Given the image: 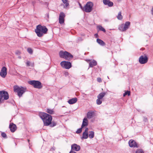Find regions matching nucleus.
<instances>
[{
  "label": "nucleus",
  "instance_id": "obj_1",
  "mask_svg": "<svg viewBox=\"0 0 153 153\" xmlns=\"http://www.w3.org/2000/svg\"><path fill=\"white\" fill-rule=\"evenodd\" d=\"M39 115L42 120L44 125L45 126H49L52 120V117L51 115L46 113L39 112Z\"/></svg>",
  "mask_w": 153,
  "mask_h": 153
},
{
  "label": "nucleus",
  "instance_id": "obj_2",
  "mask_svg": "<svg viewBox=\"0 0 153 153\" xmlns=\"http://www.w3.org/2000/svg\"><path fill=\"white\" fill-rule=\"evenodd\" d=\"M48 29L45 26H42L40 25H37L35 30V32L37 36L39 37H41L44 34L47 33Z\"/></svg>",
  "mask_w": 153,
  "mask_h": 153
},
{
  "label": "nucleus",
  "instance_id": "obj_3",
  "mask_svg": "<svg viewBox=\"0 0 153 153\" xmlns=\"http://www.w3.org/2000/svg\"><path fill=\"white\" fill-rule=\"evenodd\" d=\"M13 91L17 93L18 96L20 97L26 91V88L22 87H19L16 85L13 87Z\"/></svg>",
  "mask_w": 153,
  "mask_h": 153
},
{
  "label": "nucleus",
  "instance_id": "obj_4",
  "mask_svg": "<svg viewBox=\"0 0 153 153\" xmlns=\"http://www.w3.org/2000/svg\"><path fill=\"white\" fill-rule=\"evenodd\" d=\"M93 4L92 2L89 1L87 2L86 4L83 7V11L86 13H89L93 10Z\"/></svg>",
  "mask_w": 153,
  "mask_h": 153
},
{
  "label": "nucleus",
  "instance_id": "obj_5",
  "mask_svg": "<svg viewBox=\"0 0 153 153\" xmlns=\"http://www.w3.org/2000/svg\"><path fill=\"white\" fill-rule=\"evenodd\" d=\"M28 83L35 88L41 89L42 87L41 83L38 81L32 80L29 82Z\"/></svg>",
  "mask_w": 153,
  "mask_h": 153
},
{
  "label": "nucleus",
  "instance_id": "obj_6",
  "mask_svg": "<svg viewBox=\"0 0 153 153\" xmlns=\"http://www.w3.org/2000/svg\"><path fill=\"white\" fill-rule=\"evenodd\" d=\"M61 66L66 69H69L71 67V64L69 62L63 61L60 63Z\"/></svg>",
  "mask_w": 153,
  "mask_h": 153
},
{
  "label": "nucleus",
  "instance_id": "obj_7",
  "mask_svg": "<svg viewBox=\"0 0 153 153\" xmlns=\"http://www.w3.org/2000/svg\"><path fill=\"white\" fill-rule=\"evenodd\" d=\"M1 98L2 99V101L4 100H7L9 98V95L7 92L2 91H1Z\"/></svg>",
  "mask_w": 153,
  "mask_h": 153
},
{
  "label": "nucleus",
  "instance_id": "obj_8",
  "mask_svg": "<svg viewBox=\"0 0 153 153\" xmlns=\"http://www.w3.org/2000/svg\"><path fill=\"white\" fill-rule=\"evenodd\" d=\"M148 58L146 56H141L139 59V62L141 64H144L147 62Z\"/></svg>",
  "mask_w": 153,
  "mask_h": 153
},
{
  "label": "nucleus",
  "instance_id": "obj_9",
  "mask_svg": "<svg viewBox=\"0 0 153 153\" xmlns=\"http://www.w3.org/2000/svg\"><path fill=\"white\" fill-rule=\"evenodd\" d=\"M7 74V68L5 67H3L0 72V76L3 78L6 77Z\"/></svg>",
  "mask_w": 153,
  "mask_h": 153
},
{
  "label": "nucleus",
  "instance_id": "obj_10",
  "mask_svg": "<svg viewBox=\"0 0 153 153\" xmlns=\"http://www.w3.org/2000/svg\"><path fill=\"white\" fill-rule=\"evenodd\" d=\"M65 17V15L63 12H61L60 13L59 20V22L60 24H62L64 23V18Z\"/></svg>",
  "mask_w": 153,
  "mask_h": 153
},
{
  "label": "nucleus",
  "instance_id": "obj_11",
  "mask_svg": "<svg viewBox=\"0 0 153 153\" xmlns=\"http://www.w3.org/2000/svg\"><path fill=\"white\" fill-rule=\"evenodd\" d=\"M129 145L131 147H138L137 144L136 142L133 140H130L128 142Z\"/></svg>",
  "mask_w": 153,
  "mask_h": 153
},
{
  "label": "nucleus",
  "instance_id": "obj_12",
  "mask_svg": "<svg viewBox=\"0 0 153 153\" xmlns=\"http://www.w3.org/2000/svg\"><path fill=\"white\" fill-rule=\"evenodd\" d=\"M71 150L78 151H79L80 149V146L76 144H74L71 146Z\"/></svg>",
  "mask_w": 153,
  "mask_h": 153
},
{
  "label": "nucleus",
  "instance_id": "obj_13",
  "mask_svg": "<svg viewBox=\"0 0 153 153\" xmlns=\"http://www.w3.org/2000/svg\"><path fill=\"white\" fill-rule=\"evenodd\" d=\"M9 128L11 132H14L16 130V126L15 124L13 123H11L9 125Z\"/></svg>",
  "mask_w": 153,
  "mask_h": 153
},
{
  "label": "nucleus",
  "instance_id": "obj_14",
  "mask_svg": "<svg viewBox=\"0 0 153 153\" xmlns=\"http://www.w3.org/2000/svg\"><path fill=\"white\" fill-rule=\"evenodd\" d=\"M103 3L105 5H108L109 7H111L113 6V3L109 0H103Z\"/></svg>",
  "mask_w": 153,
  "mask_h": 153
},
{
  "label": "nucleus",
  "instance_id": "obj_15",
  "mask_svg": "<svg viewBox=\"0 0 153 153\" xmlns=\"http://www.w3.org/2000/svg\"><path fill=\"white\" fill-rule=\"evenodd\" d=\"M65 56V59L67 60H69L70 59H72L73 58V56L71 55L70 53L67 51L66 52Z\"/></svg>",
  "mask_w": 153,
  "mask_h": 153
},
{
  "label": "nucleus",
  "instance_id": "obj_16",
  "mask_svg": "<svg viewBox=\"0 0 153 153\" xmlns=\"http://www.w3.org/2000/svg\"><path fill=\"white\" fill-rule=\"evenodd\" d=\"M88 120L87 118H84L82 124L81 126L82 128H83L85 126H87L88 125Z\"/></svg>",
  "mask_w": 153,
  "mask_h": 153
},
{
  "label": "nucleus",
  "instance_id": "obj_17",
  "mask_svg": "<svg viewBox=\"0 0 153 153\" xmlns=\"http://www.w3.org/2000/svg\"><path fill=\"white\" fill-rule=\"evenodd\" d=\"M77 98H74L69 100L68 101V102L70 104H73L75 103L77 101Z\"/></svg>",
  "mask_w": 153,
  "mask_h": 153
},
{
  "label": "nucleus",
  "instance_id": "obj_18",
  "mask_svg": "<svg viewBox=\"0 0 153 153\" xmlns=\"http://www.w3.org/2000/svg\"><path fill=\"white\" fill-rule=\"evenodd\" d=\"M66 51H60L59 53V55L60 57L64 58L65 59V55L66 54Z\"/></svg>",
  "mask_w": 153,
  "mask_h": 153
},
{
  "label": "nucleus",
  "instance_id": "obj_19",
  "mask_svg": "<svg viewBox=\"0 0 153 153\" xmlns=\"http://www.w3.org/2000/svg\"><path fill=\"white\" fill-rule=\"evenodd\" d=\"M97 65V62L94 60L91 61L89 63V66L91 67H93V66L96 65Z\"/></svg>",
  "mask_w": 153,
  "mask_h": 153
},
{
  "label": "nucleus",
  "instance_id": "obj_20",
  "mask_svg": "<svg viewBox=\"0 0 153 153\" xmlns=\"http://www.w3.org/2000/svg\"><path fill=\"white\" fill-rule=\"evenodd\" d=\"M106 94V92H102L100 93L97 96V98L99 99H102Z\"/></svg>",
  "mask_w": 153,
  "mask_h": 153
},
{
  "label": "nucleus",
  "instance_id": "obj_21",
  "mask_svg": "<svg viewBox=\"0 0 153 153\" xmlns=\"http://www.w3.org/2000/svg\"><path fill=\"white\" fill-rule=\"evenodd\" d=\"M94 114L93 112L89 111L87 114V117L88 119H91L93 117Z\"/></svg>",
  "mask_w": 153,
  "mask_h": 153
},
{
  "label": "nucleus",
  "instance_id": "obj_22",
  "mask_svg": "<svg viewBox=\"0 0 153 153\" xmlns=\"http://www.w3.org/2000/svg\"><path fill=\"white\" fill-rule=\"evenodd\" d=\"M130 24V23L129 22H127L125 23L124 25V28L126 30L129 28Z\"/></svg>",
  "mask_w": 153,
  "mask_h": 153
},
{
  "label": "nucleus",
  "instance_id": "obj_23",
  "mask_svg": "<svg viewBox=\"0 0 153 153\" xmlns=\"http://www.w3.org/2000/svg\"><path fill=\"white\" fill-rule=\"evenodd\" d=\"M97 41L98 44L102 46H104L105 45V42L103 41L100 39H97Z\"/></svg>",
  "mask_w": 153,
  "mask_h": 153
},
{
  "label": "nucleus",
  "instance_id": "obj_24",
  "mask_svg": "<svg viewBox=\"0 0 153 153\" xmlns=\"http://www.w3.org/2000/svg\"><path fill=\"white\" fill-rule=\"evenodd\" d=\"M88 137V133L84 132L82 134V136L81 137L82 139H87Z\"/></svg>",
  "mask_w": 153,
  "mask_h": 153
},
{
  "label": "nucleus",
  "instance_id": "obj_25",
  "mask_svg": "<svg viewBox=\"0 0 153 153\" xmlns=\"http://www.w3.org/2000/svg\"><path fill=\"white\" fill-rule=\"evenodd\" d=\"M89 137L91 138L92 139L94 138V132L92 131H89Z\"/></svg>",
  "mask_w": 153,
  "mask_h": 153
},
{
  "label": "nucleus",
  "instance_id": "obj_26",
  "mask_svg": "<svg viewBox=\"0 0 153 153\" xmlns=\"http://www.w3.org/2000/svg\"><path fill=\"white\" fill-rule=\"evenodd\" d=\"M117 18L119 20H121L123 19V17L121 15V12L120 11L119 12L118 15L117 16Z\"/></svg>",
  "mask_w": 153,
  "mask_h": 153
},
{
  "label": "nucleus",
  "instance_id": "obj_27",
  "mask_svg": "<svg viewBox=\"0 0 153 153\" xmlns=\"http://www.w3.org/2000/svg\"><path fill=\"white\" fill-rule=\"evenodd\" d=\"M46 112L49 114H53L54 111L53 109H47Z\"/></svg>",
  "mask_w": 153,
  "mask_h": 153
},
{
  "label": "nucleus",
  "instance_id": "obj_28",
  "mask_svg": "<svg viewBox=\"0 0 153 153\" xmlns=\"http://www.w3.org/2000/svg\"><path fill=\"white\" fill-rule=\"evenodd\" d=\"M56 124L57 123L56 122L54 121H53L52 122L51 121V124L49 125H50V126L51 127H53L56 126Z\"/></svg>",
  "mask_w": 153,
  "mask_h": 153
},
{
  "label": "nucleus",
  "instance_id": "obj_29",
  "mask_svg": "<svg viewBox=\"0 0 153 153\" xmlns=\"http://www.w3.org/2000/svg\"><path fill=\"white\" fill-rule=\"evenodd\" d=\"M119 30H120V31H125V29L124 28V25H120L119 27Z\"/></svg>",
  "mask_w": 153,
  "mask_h": 153
},
{
  "label": "nucleus",
  "instance_id": "obj_30",
  "mask_svg": "<svg viewBox=\"0 0 153 153\" xmlns=\"http://www.w3.org/2000/svg\"><path fill=\"white\" fill-rule=\"evenodd\" d=\"M98 28L100 30H101L105 32V29L103 28L102 26H99L98 27Z\"/></svg>",
  "mask_w": 153,
  "mask_h": 153
},
{
  "label": "nucleus",
  "instance_id": "obj_31",
  "mask_svg": "<svg viewBox=\"0 0 153 153\" xmlns=\"http://www.w3.org/2000/svg\"><path fill=\"white\" fill-rule=\"evenodd\" d=\"M130 94V91H126V92H125L123 94V97H125L126 96V95H128V96H129Z\"/></svg>",
  "mask_w": 153,
  "mask_h": 153
},
{
  "label": "nucleus",
  "instance_id": "obj_32",
  "mask_svg": "<svg viewBox=\"0 0 153 153\" xmlns=\"http://www.w3.org/2000/svg\"><path fill=\"white\" fill-rule=\"evenodd\" d=\"M101 100V99H99V98H97V99L96 100L97 104V105H100L102 103V101Z\"/></svg>",
  "mask_w": 153,
  "mask_h": 153
},
{
  "label": "nucleus",
  "instance_id": "obj_33",
  "mask_svg": "<svg viewBox=\"0 0 153 153\" xmlns=\"http://www.w3.org/2000/svg\"><path fill=\"white\" fill-rule=\"evenodd\" d=\"M63 2L65 4L66 7H67L69 5V4L67 2L68 0H62Z\"/></svg>",
  "mask_w": 153,
  "mask_h": 153
},
{
  "label": "nucleus",
  "instance_id": "obj_34",
  "mask_svg": "<svg viewBox=\"0 0 153 153\" xmlns=\"http://www.w3.org/2000/svg\"><path fill=\"white\" fill-rule=\"evenodd\" d=\"M83 128H82V127L79 128V129H78L77 131H76V133L77 134H79L82 131V129Z\"/></svg>",
  "mask_w": 153,
  "mask_h": 153
},
{
  "label": "nucleus",
  "instance_id": "obj_35",
  "mask_svg": "<svg viewBox=\"0 0 153 153\" xmlns=\"http://www.w3.org/2000/svg\"><path fill=\"white\" fill-rule=\"evenodd\" d=\"M27 51L30 54H32L33 53V51L30 48H28L27 49Z\"/></svg>",
  "mask_w": 153,
  "mask_h": 153
},
{
  "label": "nucleus",
  "instance_id": "obj_36",
  "mask_svg": "<svg viewBox=\"0 0 153 153\" xmlns=\"http://www.w3.org/2000/svg\"><path fill=\"white\" fill-rule=\"evenodd\" d=\"M136 153H143V151L141 149H138L136 152Z\"/></svg>",
  "mask_w": 153,
  "mask_h": 153
},
{
  "label": "nucleus",
  "instance_id": "obj_37",
  "mask_svg": "<svg viewBox=\"0 0 153 153\" xmlns=\"http://www.w3.org/2000/svg\"><path fill=\"white\" fill-rule=\"evenodd\" d=\"M1 136L4 138H6L7 137V135L4 132L2 133H1Z\"/></svg>",
  "mask_w": 153,
  "mask_h": 153
},
{
  "label": "nucleus",
  "instance_id": "obj_38",
  "mask_svg": "<svg viewBox=\"0 0 153 153\" xmlns=\"http://www.w3.org/2000/svg\"><path fill=\"white\" fill-rule=\"evenodd\" d=\"M41 3L42 4H45L47 6H48V3L47 2H43L42 1H41Z\"/></svg>",
  "mask_w": 153,
  "mask_h": 153
},
{
  "label": "nucleus",
  "instance_id": "obj_39",
  "mask_svg": "<svg viewBox=\"0 0 153 153\" xmlns=\"http://www.w3.org/2000/svg\"><path fill=\"white\" fill-rule=\"evenodd\" d=\"M26 64L27 66H30V62L29 61H27L26 62Z\"/></svg>",
  "mask_w": 153,
  "mask_h": 153
},
{
  "label": "nucleus",
  "instance_id": "obj_40",
  "mask_svg": "<svg viewBox=\"0 0 153 153\" xmlns=\"http://www.w3.org/2000/svg\"><path fill=\"white\" fill-rule=\"evenodd\" d=\"M97 81L99 82H102V80L99 77L97 78Z\"/></svg>",
  "mask_w": 153,
  "mask_h": 153
},
{
  "label": "nucleus",
  "instance_id": "obj_41",
  "mask_svg": "<svg viewBox=\"0 0 153 153\" xmlns=\"http://www.w3.org/2000/svg\"><path fill=\"white\" fill-rule=\"evenodd\" d=\"M143 121L145 122H147L148 121V119H147V118L146 117H144V119H143Z\"/></svg>",
  "mask_w": 153,
  "mask_h": 153
},
{
  "label": "nucleus",
  "instance_id": "obj_42",
  "mask_svg": "<svg viewBox=\"0 0 153 153\" xmlns=\"http://www.w3.org/2000/svg\"><path fill=\"white\" fill-rule=\"evenodd\" d=\"M88 128H85V131L84 132H86H86L88 133Z\"/></svg>",
  "mask_w": 153,
  "mask_h": 153
},
{
  "label": "nucleus",
  "instance_id": "obj_43",
  "mask_svg": "<svg viewBox=\"0 0 153 153\" xmlns=\"http://www.w3.org/2000/svg\"><path fill=\"white\" fill-rule=\"evenodd\" d=\"M15 53L16 54H20V52L19 51H16Z\"/></svg>",
  "mask_w": 153,
  "mask_h": 153
},
{
  "label": "nucleus",
  "instance_id": "obj_44",
  "mask_svg": "<svg viewBox=\"0 0 153 153\" xmlns=\"http://www.w3.org/2000/svg\"><path fill=\"white\" fill-rule=\"evenodd\" d=\"M69 153H76V152H75L73 150H71L70 152H69Z\"/></svg>",
  "mask_w": 153,
  "mask_h": 153
},
{
  "label": "nucleus",
  "instance_id": "obj_45",
  "mask_svg": "<svg viewBox=\"0 0 153 153\" xmlns=\"http://www.w3.org/2000/svg\"><path fill=\"white\" fill-rule=\"evenodd\" d=\"M79 5L80 7L83 10V7H82L81 4H79Z\"/></svg>",
  "mask_w": 153,
  "mask_h": 153
},
{
  "label": "nucleus",
  "instance_id": "obj_46",
  "mask_svg": "<svg viewBox=\"0 0 153 153\" xmlns=\"http://www.w3.org/2000/svg\"><path fill=\"white\" fill-rule=\"evenodd\" d=\"M95 37L97 38L98 37V35L97 34H95Z\"/></svg>",
  "mask_w": 153,
  "mask_h": 153
},
{
  "label": "nucleus",
  "instance_id": "obj_47",
  "mask_svg": "<svg viewBox=\"0 0 153 153\" xmlns=\"http://www.w3.org/2000/svg\"><path fill=\"white\" fill-rule=\"evenodd\" d=\"M151 11H152V15H153V7L152 8Z\"/></svg>",
  "mask_w": 153,
  "mask_h": 153
},
{
  "label": "nucleus",
  "instance_id": "obj_48",
  "mask_svg": "<svg viewBox=\"0 0 153 153\" xmlns=\"http://www.w3.org/2000/svg\"><path fill=\"white\" fill-rule=\"evenodd\" d=\"M54 150V149L53 148H52L51 149V150Z\"/></svg>",
  "mask_w": 153,
  "mask_h": 153
},
{
  "label": "nucleus",
  "instance_id": "obj_49",
  "mask_svg": "<svg viewBox=\"0 0 153 153\" xmlns=\"http://www.w3.org/2000/svg\"><path fill=\"white\" fill-rule=\"evenodd\" d=\"M121 0H117L118 1H120Z\"/></svg>",
  "mask_w": 153,
  "mask_h": 153
},
{
  "label": "nucleus",
  "instance_id": "obj_50",
  "mask_svg": "<svg viewBox=\"0 0 153 153\" xmlns=\"http://www.w3.org/2000/svg\"><path fill=\"white\" fill-rule=\"evenodd\" d=\"M48 15V16H48V15Z\"/></svg>",
  "mask_w": 153,
  "mask_h": 153
},
{
  "label": "nucleus",
  "instance_id": "obj_51",
  "mask_svg": "<svg viewBox=\"0 0 153 153\" xmlns=\"http://www.w3.org/2000/svg\"><path fill=\"white\" fill-rule=\"evenodd\" d=\"M29 140H28V141L29 142Z\"/></svg>",
  "mask_w": 153,
  "mask_h": 153
},
{
  "label": "nucleus",
  "instance_id": "obj_52",
  "mask_svg": "<svg viewBox=\"0 0 153 153\" xmlns=\"http://www.w3.org/2000/svg\"><path fill=\"white\" fill-rule=\"evenodd\" d=\"M88 61H90V60H88Z\"/></svg>",
  "mask_w": 153,
  "mask_h": 153
}]
</instances>
